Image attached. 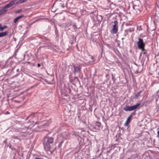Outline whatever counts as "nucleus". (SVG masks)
<instances>
[{
  "label": "nucleus",
  "mask_w": 159,
  "mask_h": 159,
  "mask_svg": "<svg viewBox=\"0 0 159 159\" xmlns=\"http://www.w3.org/2000/svg\"><path fill=\"white\" fill-rule=\"evenodd\" d=\"M53 138L52 137H45L44 138L43 144L45 149L47 151H49L51 145L53 142Z\"/></svg>",
  "instance_id": "nucleus-1"
},
{
  "label": "nucleus",
  "mask_w": 159,
  "mask_h": 159,
  "mask_svg": "<svg viewBox=\"0 0 159 159\" xmlns=\"http://www.w3.org/2000/svg\"><path fill=\"white\" fill-rule=\"evenodd\" d=\"M30 130V129L26 127H25L24 129L23 128H19V131L20 133L19 134V136L25 137L27 134L29 135L30 134H31L32 132H29V131H27Z\"/></svg>",
  "instance_id": "nucleus-2"
},
{
  "label": "nucleus",
  "mask_w": 159,
  "mask_h": 159,
  "mask_svg": "<svg viewBox=\"0 0 159 159\" xmlns=\"http://www.w3.org/2000/svg\"><path fill=\"white\" fill-rule=\"evenodd\" d=\"M139 41L137 43L138 48L141 49L142 51H144L145 50L144 48L145 43H144L142 39L139 38Z\"/></svg>",
  "instance_id": "nucleus-3"
},
{
  "label": "nucleus",
  "mask_w": 159,
  "mask_h": 159,
  "mask_svg": "<svg viewBox=\"0 0 159 159\" xmlns=\"http://www.w3.org/2000/svg\"><path fill=\"white\" fill-rule=\"evenodd\" d=\"M73 67L74 69V73L75 75L77 74H80L81 71V66L78 64H72Z\"/></svg>",
  "instance_id": "nucleus-4"
},
{
  "label": "nucleus",
  "mask_w": 159,
  "mask_h": 159,
  "mask_svg": "<svg viewBox=\"0 0 159 159\" xmlns=\"http://www.w3.org/2000/svg\"><path fill=\"white\" fill-rule=\"evenodd\" d=\"M140 105V103H139L135 105L131 106H126L124 108V110L126 111H133L136 109Z\"/></svg>",
  "instance_id": "nucleus-5"
},
{
  "label": "nucleus",
  "mask_w": 159,
  "mask_h": 159,
  "mask_svg": "<svg viewBox=\"0 0 159 159\" xmlns=\"http://www.w3.org/2000/svg\"><path fill=\"white\" fill-rule=\"evenodd\" d=\"M114 25H113L112 29L111 30V32L112 34H116L118 30V22L117 20H115L114 21Z\"/></svg>",
  "instance_id": "nucleus-6"
},
{
  "label": "nucleus",
  "mask_w": 159,
  "mask_h": 159,
  "mask_svg": "<svg viewBox=\"0 0 159 159\" xmlns=\"http://www.w3.org/2000/svg\"><path fill=\"white\" fill-rule=\"evenodd\" d=\"M101 126V123L99 122H96L94 125V128L97 129H99Z\"/></svg>",
  "instance_id": "nucleus-7"
},
{
  "label": "nucleus",
  "mask_w": 159,
  "mask_h": 159,
  "mask_svg": "<svg viewBox=\"0 0 159 159\" xmlns=\"http://www.w3.org/2000/svg\"><path fill=\"white\" fill-rule=\"evenodd\" d=\"M14 4L13 2H10L8 4L5 5L3 8V9H6L7 8L11 7Z\"/></svg>",
  "instance_id": "nucleus-8"
},
{
  "label": "nucleus",
  "mask_w": 159,
  "mask_h": 159,
  "mask_svg": "<svg viewBox=\"0 0 159 159\" xmlns=\"http://www.w3.org/2000/svg\"><path fill=\"white\" fill-rule=\"evenodd\" d=\"M133 114V113L132 114L130 115V116L129 117L127 118V121L125 124V125L127 126L128 124L130 122V119L131 117H132Z\"/></svg>",
  "instance_id": "nucleus-9"
},
{
  "label": "nucleus",
  "mask_w": 159,
  "mask_h": 159,
  "mask_svg": "<svg viewBox=\"0 0 159 159\" xmlns=\"http://www.w3.org/2000/svg\"><path fill=\"white\" fill-rule=\"evenodd\" d=\"M133 8L135 10L137 11V10H140V8L139 5H136L134 4L133 5Z\"/></svg>",
  "instance_id": "nucleus-10"
},
{
  "label": "nucleus",
  "mask_w": 159,
  "mask_h": 159,
  "mask_svg": "<svg viewBox=\"0 0 159 159\" xmlns=\"http://www.w3.org/2000/svg\"><path fill=\"white\" fill-rule=\"evenodd\" d=\"M24 17V16L23 15H20L16 18H15L14 20V23H16L22 17Z\"/></svg>",
  "instance_id": "nucleus-11"
},
{
  "label": "nucleus",
  "mask_w": 159,
  "mask_h": 159,
  "mask_svg": "<svg viewBox=\"0 0 159 159\" xmlns=\"http://www.w3.org/2000/svg\"><path fill=\"white\" fill-rule=\"evenodd\" d=\"M8 33L7 31L2 32L0 33V38L7 35Z\"/></svg>",
  "instance_id": "nucleus-12"
},
{
  "label": "nucleus",
  "mask_w": 159,
  "mask_h": 159,
  "mask_svg": "<svg viewBox=\"0 0 159 159\" xmlns=\"http://www.w3.org/2000/svg\"><path fill=\"white\" fill-rule=\"evenodd\" d=\"M27 0H19L15 3V4H19L20 3L24 2L27 1Z\"/></svg>",
  "instance_id": "nucleus-13"
},
{
  "label": "nucleus",
  "mask_w": 159,
  "mask_h": 159,
  "mask_svg": "<svg viewBox=\"0 0 159 159\" xmlns=\"http://www.w3.org/2000/svg\"><path fill=\"white\" fill-rule=\"evenodd\" d=\"M142 92V90H141L138 93H137L134 96V98H138L140 95V94Z\"/></svg>",
  "instance_id": "nucleus-14"
},
{
  "label": "nucleus",
  "mask_w": 159,
  "mask_h": 159,
  "mask_svg": "<svg viewBox=\"0 0 159 159\" xmlns=\"http://www.w3.org/2000/svg\"><path fill=\"white\" fill-rule=\"evenodd\" d=\"M159 83V82H158V81L156 80H154L152 83L151 86L152 87L153 86L154 84H158Z\"/></svg>",
  "instance_id": "nucleus-15"
},
{
  "label": "nucleus",
  "mask_w": 159,
  "mask_h": 159,
  "mask_svg": "<svg viewBox=\"0 0 159 159\" xmlns=\"http://www.w3.org/2000/svg\"><path fill=\"white\" fill-rule=\"evenodd\" d=\"M7 11V10L5 9H3V8L2 9H0V12H1V13L2 14L6 12Z\"/></svg>",
  "instance_id": "nucleus-16"
},
{
  "label": "nucleus",
  "mask_w": 159,
  "mask_h": 159,
  "mask_svg": "<svg viewBox=\"0 0 159 159\" xmlns=\"http://www.w3.org/2000/svg\"><path fill=\"white\" fill-rule=\"evenodd\" d=\"M49 125V124L48 123H46L43 124V125H42V126H43V127H44L45 126H48Z\"/></svg>",
  "instance_id": "nucleus-17"
},
{
  "label": "nucleus",
  "mask_w": 159,
  "mask_h": 159,
  "mask_svg": "<svg viewBox=\"0 0 159 159\" xmlns=\"http://www.w3.org/2000/svg\"><path fill=\"white\" fill-rule=\"evenodd\" d=\"M12 138L13 139H20L19 137L18 136H12Z\"/></svg>",
  "instance_id": "nucleus-18"
},
{
  "label": "nucleus",
  "mask_w": 159,
  "mask_h": 159,
  "mask_svg": "<svg viewBox=\"0 0 159 159\" xmlns=\"http://www.w3.org/2000/svg\"><path fill=\"white\" fill-rule=\"evenodd\" d=\"M69 79H70V82H72L73 81V80L72 79H71V78L72 77V75H69Z\"/></svg>",
  "instance_id": "nucleus-19"
},
{
  "label": "nucleus",
  "mask_w": 159,
  "mask_h": 159,
  "mask_svg": "<svg viewBox=\"0 0 159 159\" xmlns=\"http://www.w3.org/2000/svg\"><path fill=\"white\" fill-rule=\"evenodd\" d=\"M73 27H74V29L75 30L77 29V26L76 24H75L73 25Z\"/></svg>",
  "instance_id": "nucleus-20"
},
{
  "label": "nucleus",
  "mask_w": 159,
  "mask_h": 159,
  "mask_svg": "<svg viewBox=\"0 0 159 159\" xmlns=\"http://www.w3.org/2000/svg\"><path fill=\"white\" fill-rule=\"evenodd\" d=\"M2 25L1 24H0V31H2L3 30V27H2Z\"/></svg>",
  "instance_id": "nucleus-21"
},
{
  "label": "nucleus",
  "mask_w": 159,
  "mask_h": 159,
  "mask_svg": "<svg viewBox=\"0 0 159 159\" xmlns=\"http://www.w3.org/2000/svg\"><path fill=\"white\" fill-rule=\"evenodd\" d=\"M21 11H22L21 9H19V10H18L17 11H16V13H20Z\"/></svg>",
  "instance_id": "nucleus-22"
},
{
  "label": "nucleus",
  "mask_w": 159,
  "mask_h": 159,
  "mask_svg": "<svg viewBox=\"0 0 159 159\" xmlns=\"http://www.w3.org/2000/svg\"><path fill=\"white\" fill-rule=\"evenodd\" d=\"M63 143V141H61L60 143V144H59V146H61V145H62V144Z\"/></svg>",
  "instance_id": "nucleus-23"
},
{
  "label": "nucleus",
  "mask_w": 159,
  "mask_h": 159,
  "mask_svg": "<svg viewBox=\"0 0 159 159\" xmlns=\"http://www.w3.org/2000/svg\"><path fill=\"white\" fill-rule=\"evenodd\" d=\"M7 28V26L6 25H4L3 27V30L5 29H6Z\"/></svg>",
  "instance_id": "nucleus-24"
},
{
  "label": "nucleus",
  "mask_w": 159,
  "mask_h": 159,
  "mask_svg": "<svg viewBox=\"0 0 159 159\" xmlns=\"http://www.w3.org/2000/svg\"><path fill=\"white\" fill-rule=\"evenodd\" d=\"M77 79V80L79 81V79L77 77H75V78H74V79Z\"/></svg>",
  "instance_id": "nucleus-25"
},
{
  "label": "nucleus",
  "mask_w": 159,
  "mask_h": 159,
  "mask_svg": "<svg viewBox=\"0 0 159 159\" xmlns=\"http://www.w3.org/2000/svg\"><path fill=\"white\" fill-rule=\"evenodd\" d=\"M61 6L63 8H64L65 7V6L64 4H61Z\"/></svg>",
  "instance_id": "nucleus-26"
},
{
  "label": "nucleus",
  "mask_w": 159,
  "mask_h": 159,
  "mask_svg": "<svg viewBox=\"0 0 159 159\" xmlns=\"http://www.w3.org/2000/svg\"><path fill=\"white\" fill-rule=\"evenodd\" d=\"M143 51V52H143V53L144 54H147V52H146V50H145L144 51Z\"/></svg>",
  "instance_id": "nucleus-27"
},
{
  "label": "nucleus",
  "mask_w": 159,
  "mask_h": 159,
  "mask_svg": "<svg viewBox=\"0 0 159 159\" xmlns=\"http://www.w3.org/2000/svg\"><path fill=\"white\" fill-rule=\"evenodd\" d=\"M41 39H42V41H44L45 40V38H41Z\"/></svg>",
  "instance_id": "nucleus-28"
},
{
  "label": "nucleus",
  "mask_w": 159,
  "mask_h": 159,
  "mask_svg": "<svg viewBox=\"0 0 159 159\" xmlns=\"http://www.w3.org/2000/svg\"><path fill=\"white\" fill-rule=\"evenodd\" d=\"M67 89L68 90V91H69V93H70V91H70V89H69V88H67Z\"/></svg>",
  "instance_id": "nucleus-29"
},
{
  "label": "nucleus",
  "mask_w": 159,
  "mask_h": 159,
  "mask_svg": "<svg viewBox=\"0 0 159 159\" xmlns=\"http://www.w3.org/2000/svg\"><path fill=\"white\" fill-rule=\"evenodd\" d=\"M17 0H13L11 2H13L14 4L15 3V1H16Z\"/></svg>",
  "instance_id": "nucleus-30"
},
{
  "label": "nucleus",
  "mask_w": 159,
  "mask_h": 159,
  "mask_svg": "<svg viewBox=\"0 0 159 159\" xmlns=\"http://www.w3.org/2000/svg\"><path fill=\"white\" fill-rule=\"evenodd\" d=\"M38 67H40L41 66V65L40 64H38Z\"/></svg>",
  "instance_id": "nucleus-31"
},
{
  "label": "nucleus",
  "mask_w": 159,
  "mask_h": 159,
  "mask_svg": "<svg viewBox=\"0 0 159 159\" xmlns=\"http://www.w3.org/2000/svg\"><path fill=\"white\" fill-rule=\"evenodd\" d=\"M112 79L113 80L114 78V77L113 76V74H112Z\"/></svg>",
  "instance_id": "nucleus-32"
},
{
  "label": "nucleus",
  "mask_w": 159,
  "mask_h": 159,
  "mask_svg": "<svg viewBox=\"0 0 159 159\" xmlns=\"http://www.w3.org/2000/svg\"><path fill=\"white\" fill-rule=\"evenodd\" d=\"M15 101L16 102H20L19 101H16V100H15Z\"/></svg>",
  "instance_id": "nucleus-33"
},
{
  "label": "nucleus",
  "mask_w": 159,
  "mask_h": 159,
  "mask_svg": "<svg viewBox=\"0 0 159 159\" xmlns=\"http://www.w3.org/2000/svg\"><path fill=\"white\" fill-rule=\"evenodd\" d=\"M158 135L159 136V131L157 132Z\"/></svg>",
  "instance_id": "nucleus-34"
},
{
  "label": "nucleus",
  "mask_w": 159,
  "mask_h": 159,
  "mask_svg": "<svg viewBox=\"0 0 159 159\" xmlns=\"http://www.w3.org/2000/svg\"><path fill=\"white\" fill-rule=\"evenodd\" d=\"M91 58H92V59H93V56L91 57Z\"/></svg>",
  "instance_id": "nucleus-35"
},
{
  "label": "nucleus",
  "mask_w": 159,
  "mask_h": 159,
  "mask_svg": "<svg viewBox=\"0 0 159 159\" xmlns=\"http://www.w3.org/2000/svg\"><path fill=\"white\" fill-rule=\"evenodd\" d=\"M7 114H9V112H7Z\"/></svg>",
  "instance_id": "nucleus-36"
},
{
  "label": "nucleus",
  "mask_w": 159,
  "mask_h": 159,
  "mask_svg": "<svg viewBox=\"0 0 159 159\" xmlns=\"http://www.w3.org/2000/svg\"><path fill=\"white\" fill-rule=\"evenodd\" d=\"M73 43V41L72 43L71 42V44H72Z\"/></svg>",
  "instance_id": "nucleus-37"
},
{
  "label": "nucleus",
  "mask_w": 159,
  "mask_h": 159,
  "mask_svg": "<svg viewBox=\"0 0 159 159\" xmlns=\"http://www.w3.org/2000/svg\"><path fill=\"white\" fill-rule=\"evenodd\" d=\"M75 39H76V38H75Z\"/></svg>",
  "instance_id": "nucleus-38"
},
{
  "label": "nucleus",
  "mask_w": 159,
  "mask_h": 159,
  "mask_svg": "<svg viewBox=\"0 0 159 159\" xmlns=\"http://www.w3.org/2000/svg\"><path fill=\"white\" fill-rule=\"evenodd\" d=\"M72 39H73V40H74V38H73V37L72 38Z\"/></svg>",
  "instance_id": "nucleus-39"
},
{
  "label": "nucleus",
  "mask_w": 159,
  "mask_h": 159,
  "mask_svg": "<svg viewBox=\"0 0 159 159\" xmlns=\"http://www.w3.org/2000/svg\"><path fill=\"white\" fill-rule=\"evenodd\" d=\"M135 64L136 65H137L136 63H135Z\"/></svg>",
  "instance_id": "nucleus-40"
},
{
  "label": "nucleus",
  "mask_w": 159,
  "mask_h": 159,
  "mask_svg": "<svg viewBox=\"0 0 159 159\" xmlns=\"http://www.w3.org/2000/svg\"><path fill=\"white\" fill-rule=\"evenodd\" d=\"M28 118H26V120H27Z\"/></svg>",
  "instance_id": "nucleus-41"
},
{
  "label": "nucleus",
  "mask_w": 159,
  "mask_h": 159,
  "mask_svg": "<svg viewBox=\"0 0 159 159\" xmlns=\"http://www.w3.org/2000/svg\"><path fill=\"white\" fill-rule=\"evenodd\" d=\"M158 74L159 75V72L158 73Z\"/></svg>",
  "instance_id": "nucleus-42"
},
{
  "label": "nucleus",
  "mask_w": 159,
  "mask_h": 159,
  "mask_svg": "<svg viewBox=\"0 0 159 159\" xmlns=\"http://www.w3.org/2000/svg\"><path fill=\"white\" fill-rule=\"evenodd\" d=\"M18 70H18H18H17V71H18Z\"/></svg>",
  "instance_id": "nucleus-43"
}]
</instances>
